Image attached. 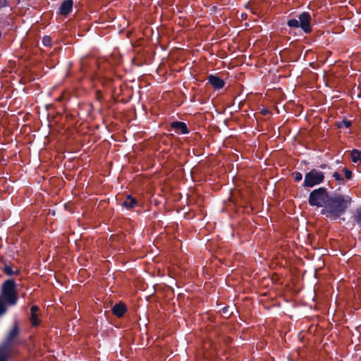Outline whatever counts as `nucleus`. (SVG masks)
Masks as SVG:
<instances>
[{
    "mask_svg": "<svg viewBox=\"0 0 361 361\" xmlns=\"http://www.w3.org/2000/svg\"><path fill=\"white\" fill-rule=\"evenodd\" d=\"M292 176L295 182H300L302 179V174L298 171L293 172L292 173Z\"/></svg>",
    "mask_w": 361,
    "mask_h": 361,
    "instance_id": "obj_18",
    "label": "nucleus"
},
{
    "mask_svg": "<svg viewBox=\"0 0 361 361\" xmlns=\"http://www.w3.org/2000/svg\"><path fill=\"white\" fill-rule=\"evenodd\" d=\"M341 171L343 172L345 178L346 180H352V178H353V172H352V171H350V169H347L345 167L343 168Z\"/></svg>",
    "mask_w": 361,
    "mask_h": 361,
    "instance_id": "obj_17",
    "label": "nucleus"
},
{
    "mask_svg": "<svg viewBox=\"0 0 361 361\" xmlns=\"http://www.w3.org/2000/svg\"><path fill=\"white\" fill-rule=\"evenodd\" d=\"M6 312V307L4 301L0 298V316Z\"/></svg>",
    "mask_w": 361,
    "mask_h": 361,
    "instance_id": "obj_22",
    "label": "nucleus"
},
{
    "mask_svg": "<svg viewBox=\"0 0 361 361\" xmlns=\"http://www.w3.org/2000/svg\"><path fill=\"white\" fill-rule=\"evenodd\" d=\"M208 83L215 90H220L225 85L224 80L216 75H209L207 78Z\"/></svg>",
    "mask_w": 361,
    "mask_h": 361,
    "instance_id": "obj_8",
    "label": "nucleus"
},
{
    "mask_svg": "<svg viewBox=\"0 0 361 361\" xmlns=\"http://www.w3.org/2000/svg\"><path fill=\"white\" fill-rule=\"evenodd\" d=\"M350 220L354 225L361 227V207L355 209L350 216Z\"/></svg>",
    "mask_w": 361,
    "mask_h": 361,
    "instance_id": "obj_12",
    "label": "nucleus"
},
{
    "mask_svg": "<svg viewBox=\"0 0 361 361\" xmlns=\"http://www.w3.org/2000/svg\"><path fill=\"white\" fill-rule=\"evenodd\" d=\"M228 309V307H224V308L223 309V312H224V313H226V312H227Z\"/></svg>",
    "mask_w": 361,
    "mask_h": 361,
    "instance_id": "obj_28",
    "label": "nucleus"
},
{
    "mask_svg": "<svg viewBox=\"0 0 361 361\" xmlns=\"http://www.w3.org/2000/svg\"><path fill=\"white\" fill-rule=\"evenodd\" d=\"M312 18L309 12L303 11L297 16V18H290L287 20V25L290 28H300L305 34L312 32Z\"/></svg>",
    "mask_w": 361,
    "mask_h": 361,
    "instance_id": "obj_2",
    "label": "nucleus"
},
{
    "mask_svg": "<svg viewBox=\"0 0 361 361\" xmlns=\"http://www.w3.org/2000/svg\"><path fill=\"white\" fill-rule=\"evenodd\" d=\"M9 3L8 0H0V9H1L4 7H8Z\"/></svg>",
    "mask_w": 361,
    "mask_h": 361,
    "instance_id": "obj_24",
    "label": "nucleus"
},
{
    "mask_svg": "<svg viewBox=\"0 0 361 361\" xmlns=\"http://www.w3.org/2000/svg\"><path fill=\"white\" fill-rule=\"evenodd\" d=\"M245 16H247V14L242 15V18H244Z\"/></svg>",
    "mask_w": 361,
    "mask_h": 361,
    "instance_id": "obj_31",
    "label": "nucleus"
},
{
    "mask_svg": "<svg viewBox=\"0 0 361 361\" xmlns=\"http://www.w3.org/2000/svg\"><path fill=\"white\" fill-rule=\"evenodd\" d=\"M329 195L326 188L320 187L313 190L309 195L308 203L310 206L317 207H324Z\"/></svg>",
    "mask_w": 361,
    "mask_h": 361,
    "instance_id": "obj_3",
    "label": "nucleus"
},
{
    "mask_svg": "<svg viewBox=\"0 0 361 361\" xmlns=\"http://www.w3.org/2000/svg\"><path fill=\"white\" fill-rule=\"evenodd\" d=\"M245 16H247V14L242 15V18H244Z\"/></svg>",
    "mask_w": 361,
    "mask_h": 361,
    "instance_id": "obj_30",
    "label": "nucleus"
},
{
    "mask_svg": "<svg viewBox=\"0 0 361 361\" xmlns=\"http://www.w3.org/2000/svg\"><path fill=\"white\" fill-rule=\"evenodd\" d=\"M39 310V308L36 305H32L30 308L31 311V317L30 320L32 325L34 326H37L39 324V320L38 319L37 312Z\"/></svg>",
    "mask_w": 361,
    "mask_h": 361,
    "instance_id": "obj_13",
    "label": "nucleus"
},
{
    "mask_svg": "<svg viewBox=\"0 0 361 361\" xmlns=\"http://www.w3.org/2000/svg\"><path fill=\"white\" fill-rule=\"evenodd\" d=\"M350 158L353 162H361V150L354 149L350 152Z\"/></svg>",
    "mask_w": 361,
    "mask_h": 361,
    "instance_id": "obj_14",
    "label": "nucleus"
},
{
    "mask_svg": "<svg viewBox=\"0 0 361 361\" xmlns=\"http://www.w3.org/2000/svg\"><path fill=\"white\" fill-rule=\"evenodd\" d=\"M2 295L8 305H16L18 300L16 292V282L13 279H8L2 285Z\"/></svg>",
    "mask_w": 361,
    "mask_h": 361,
    "instance_id": "obj_4",
    "label": "nucleus"
},
{
    "mask_svg": "<svg viewBox=\"0 0 361 361\" xmlns=\"http://www.w3.org/2000/svg\"><path fill=\"white\" fill-rule=\"evenodd\" d=\"M42 44L45 47H50L51 45V37L49 36H44L42 38Z\"/></svg>",
    "mask_w": 361,
    "mask_h": 361,
    "instance_id": "obj_19",
    "label": "nucleus"
},
{
    "mask_svg": "<svg viewBox=\"0 0 361 361\" xmlns=\"http://www.w3.org/2000/svg\"><path fill=\"white\" fill-rule=\"evenodd\" d=\"M122 206L128 210H133L139 206V203L131 195H128L122 202Z\"/></svg>",
    "mask_w": 361,
    "mask_h": 361,
    "instance_id": "obj_9",
    "label": "nucleus"
},
{
    "mask_svg": "<svg viewBox=\"0 0 361 361\" xmlns=\"http://www.w3.org/2000/svg\"><path fill=\"white\" fill-rule=\"evenodd\" d=\"M332 176L335 178L336 180L341 182L344 180L342 176L337 171L333 173Z\"/></svg>",
    "mask_w": 361,
    "mask_h": 361,
    "instance_id": "obj_23",
    "label": "nucleus"
},
{
    "mask_svg": "<svg viewBox=\"0 0 361 361\" xmlns=\"http://www.w3.org/2000/svg\"><path fill=\"white\" fill-rule=\"evenodd\" d=\"M262 113L263 115H266L267 114L269 113V111L267 109H264L262 110Z\"/></svg>",
    "mask_w": 361,
    "mask_h": 361,
    "instance_id": "obj_27",
    "label": "nucleus"
},
{
    "mask_svg": "<svg viewBox=\"0 0 361 361\" xmlns=\"http://www.w3.org/2000/svg\"><path fill=\"white\" fill-rule=\"evenodd\" d=\"M8 348L3 345L0 346V361H8L9 357Z\"/></svg>",
    "mask_w": 361,
    "mask_h": 361,
    "instance_id": "obj_15",
    "label": "nucleus"
},
{
    "mask_svg": "<svg viewBox=\"0 0 361 361\" xmlns=\"http://www.w3.org/2000/svg\"><path fill=\"white\" fill-rule=\"evenodd\" d=\"M91 65L97 66V60L96 59H92L90 61Z\"/></svg>",
    "mask_w": 361,
    "mask_h": 361,
    "instance_id": "obj_25",
    "label": "nucleus"
},
{
    "mask_svg": "<svg viewBox=\"0 0 361 361\" xmlns=\"http://www.w3.org/2000/svg\"><path fill=\"white\" fill-rule=\"evenodd\" d=\"M320 168L324 169L326 168H329V166L326 164H322L320 165Z\"/></svg>",
    "mask_w": 361,
    "mask_h": 361,
    "instance_id": "obj_26",
    "label": "nucleus"
},
{
    "mask_svg": "<svg viewBox=\"0 0 361 361\" xmlns=\"http://www.w3.org/2000/svg\"><path fill=\"white\" fill-rule=\"evenodd\" d=\"M4 273L8 276H13L15 274V272L13 271L12 268L8 266H6L4 269ZM17 274V272H16Z\"/></svg>",
    "mask_w": 361,
    "mask_h": 361,
    "instance_id": "obj_20",
    "label": "nucleus"
},
{
    "mask_svg": "<svg viewBox=\"0 0 361 361\" xmlns=\"http://www.w3.org/2000/svg\"><path fill=\"white\" fill-rule=\"evenodd\" d=\"M170 128L175 130L176 133L185 135L190 133V130L185 123L182 121H172L170 123Z\"/></svg>",
    "mask_w": 361,
    "mask_h": 361,
    "instance_id": "obj_7",
    "label": "nucleus"
},
{
    "mask_svg": "<svg viewBox=\"0 0 361 361\" xmlns=\"http://www.w3.org/2000/svg\"><path fill=\"white\" fill-rule=\"evenodd\" d=\"M336 126L338 128H342L343 127L348 128L352 126V122L351 121L347 119H343L341 121H337L336 123Z\"/></svg>",
    "mask_w": 361,
    "mask_h": 361,
    "instance_id": "obj_16",
    "label": "nucleus"
},
{
    "mask_svg": "<svg viewBox=\"0 0 361 361\" xmlns=\"http://www.w3.org/2000/svg\"><path fill=\"white\" fill-rule=\"evenodd\" d=\"M95 99L100 104L102 103V99H103V94H102V92L100 90H97L95 92Z\"/></svg>",
    "mask_w": 361,
    "mask_h": 361,
    "instance_id": "obj_21",
    "label": "nucleus"
},
{
    "mask_svg": "<svg viewBox=\"0 0 361 361\" xmlns=\"http://www.w3.org/2000/svg\"><path fill=\"white\" fill-rule=\"evenodd\" d=\"M111 310L114 315L118 318H121L126 313L127 307L123 302H120L118 303H116L112 307Z\"/></svg>",
    "mask_w": 361,
    "mask_h": 361,
    "instance_id": "obj_10",
    "label": "nucleus"
},
{
    "mask_svg": "<svg viewBox=\"0 0 361 361\" xmlns=\"http://www.w3.org/2000/svg\"><path fill=\"white\" fill-rule=\"evenodd\" d=\"M324 180V173L314 169L305 173L302 185L305 188H313L321 184Z\"/></svg>",
    "mask_w": 361,
    "mask_h": 361,
    "instance_id": "obj_5",
    "label": "nucleus"
},
{
    "mask_svg": "<svg viewBox=\"0 0 361 361\" xmlns=\"http://www.w3.org/2000/svg\"><path fill=\"white\" fill-rule=\"evenodd\" d=\"M20 334V329L18 322H15L12 326V328L8 332V334L4 341L2 345L10 348L12 342L19 336Z\"/></svg>",
    "mask_w": 361,
    "mask_h": 361,
    "instance_id": "obj_6",
    "label": "nucleus"
},
{
    "mask_svg": "<svg viewBox=\"0 0 361 361\" xmlns=\"http://www.w3.org/2000/svg\"><path fill=\"white\" fill-rule=\"evenodd\" d=\"M73 1L66 0L59 7V13L62 16H68L73 11Z\"/></svg>",
    "mask_w": 361,
    "mask_h": 361,
    "instance_id": "obj_11",
    "label": "nucleus"
},
{
    "mask_svg": "<svg viewBox=\"0 0 361 361\" xmlns=\"http://www.w3.org/2000/svg\"><path fill=\"white\" fill-rule=\"evenodd\" d=\"M352 197L349 195L334 194L329 195L321 214L333 220L338 219L344 214L350 206Z\"/></svg>",
    "mask_w": 361,
    "mask_h": 361,
    "instance_id": "obj_1",
    "label": "nucleus"
},
{
    "mask_svg": "<svg viewBox=\"0 0 361 361\" xmlns=\"http://www.w3.org/2000/svg\"><path fill=\"white\" fill-rule=\"evenodd\" d=\"M245 16H247V14L242 15V18H244Z\"/></svg>",
    "mask_w": 361,
    "mask_h": 361,
    "instance_id": "obj_29",
    "label": "nucleus"
},
{
    "mask_svg": "<svg viewBox=\"0 0 361 361\" xmlns=\"http://www.w3.org/2000/svg\"><path fill=\"white\" fill-rule=\"evenodd\" d=\"M18 2H20V0H18Z\"/></svg>",
    "mask_w": 361,
    "mask_h": 361,
    "instance_id": "obj_32",
    "label": "nucleus"
}]
</instances>
